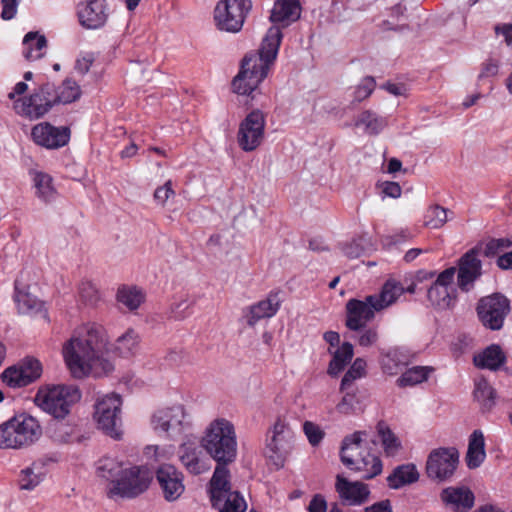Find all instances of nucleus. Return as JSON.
Returning <instances> with one entry per match:
<instances>
[{
	"label": "nucleus",
	"mask_w": 512,
	"mask_h": 512,
	"mask_svg": "<svg viewBox=\"0 0 512 512\" xmlns=\"http://www.w3.org/2000/svg\"><path fill=\"white\" fill-rule=\"evenodd\" d=\"M354 355L353 345L350 342H344L334 352L328 366V374L332 377L337 376L350 363Z\"/></svg>",
	"instance_id": "c9c22d12"
},
{
	"label": "nucleus",
	"mask_w": 512,
	"mask_h": 512,
	"mask_svg": "<svg viewBox=\"0 0 512 512\" xmlns=\"http://www.w3.org/2000/svg\"><path fill=\"white\" fill-rule=\"evenodd\" d=\"M81 95V90L76 81L66 79L57 88L54 86V97L56 103L68 104L76 101Z\"/></svg>",
	"instance_id": "37998d69"
},
{
	"label": "nucleus",
	"mask_w": 512,
	"mask_h": 512,
	"mask_svg": "<svg viewBox=\"0 0 512 512\" xmlns=\"http://www.w3.org/2000/svg\"><path fill=\"white\" fill-rule=\"evenodd\" d=\"M442 502L455 512H466L474 505V494L467 487H447L440 494Z\"/></svg>",
	"instance_id": "b1692460"
},
{
	"label": "nucleus",
	"mask_w": 512,
	"mask_h": 512,
	"mask_svg": "<svg viewBox=\"0 0 512 512\" xmlns=\"http://www.w3.org/2000/svg\"><path fill=\"white\" fill-rule=\"evenodd\" d=\"M335 490L344 504L358 506L365 503L369 496V486L360 481H349L342 475L336 476Z\"/></svg>",
	"instance_id": "4be33fe9"
},
{
	"label": "nucleus",
	"mask_w": 512,
	"mask_h": 512,
	"mask_svg": "<svg viewBox=\"0 0 512 512\" xmlns=\"http://www.w3.org/2000/svg\"><path fill=\"white\" fill-rule=\"evenodd\" d=\"M47 47V40L44 35L37 32H28L23 38V56L28 61L40 59Z\"/></svg>",
	"instance_id": "2f4dec72"
},
{
	"label": "nucleus",
	"mask_w": 512,
	"mask_h": 512,
	"mask_svg": "<svg viewBox=\"0 0 512 512\" xmlns=\"http://www.w3.org/2000/svg\"><path fill=\"white\" fill-rule=\"evenodd\" d=\"M14 301L21 313H31L41 308L42 302L28 291V287L15 281Z\"/></svg>",
	"instance_id": "f704fd0d"
},
{
	"label": "nucleus",
	"mask_w": 512,
	"mask_h": 512,
	"mask_svg": "<svg viewBox=\"0 0 512 512\" xmlns=\"http://www.w3.org/2000/svg\"><path fill=\"white\" fill-rule=\"evenodd\" d=\"M294 432L282 419H277L267 438L266 455L277 466L282 465L292 448Z\"/></svg>",
	"instance_id": "2eb2a0df"
},
{
	"label": "nucleus",
	"mask_w": 512,
	"mask_h": 512,
	"mask_svg": "<svg viewBox=\"0 0 512 512\" xmlns=\"http://www.w3.org/2000/svg\"><path fill=\"white\" fill-rule=\"evenodd\" d=\"M308 511L309 512H326L327 511V503L323 496L317 494L315 495L309 505H308Z\"/></svg>",
	"instance_id": "774afa93"
},
{
	"label": "nucleus",
	"mask_w": 512,
	"mask_h": 512,
	"mask_svg": "<svg viewBox=\"0 0 512 512\" xmlns=\"http://www.w3.org/2000/svg\"><path fill=\"white\" fill-rule=\"evenodd\" d=\"M94 61H95L94 53H92V52L84 53L83 55H81V57H79L76 60L75 70L79 74L84 75L89 71V69H90L91 65L94 63Z\"/></svg>",
	"instance_id": "bf43d9fd"
},
{
	"label": "nucleus",
	"mask_w": 512,
	"mask_h": 512,
	"mask_svg": "<svg viewBox=\"0 0 512 512\" xmlns=\"http://www.w3.org/2000/svg\"><path fill=\"white\" fill-rule=\"evenodd\" d=\"M13 419L24 448L30 447L40 439L42 435V428L35 417L26 413H21L15 415Z\"/></svg>",
	"instance_id": "a878e982"
},
{
	"label": "nucleus",
	"mask_w": 512,
	"mask_h": 512,
	"mask_svg": "<svg viewBox=\"0 0 512 512\" xmlns=\"http://www.w3.org/2000/svg\"><path fill=\"white\" fill-rule=\"evenodd\" d=\"M109 339L103 326L86 323L74 329L63 344L62 355L66 367L75 379L89 375L102 377L114 370L108 357Z\"/></svg>",
	"instance_id": "f257e3e1"
},
{
	"label": "nucleus",
	"mask_w": 512,
	"mask_h": 512,
	"mask_svg": "<svg viewBox=\"0 0 512 512\" xmlns=\"http://www.w3.org/2000/svg\"><path fill=\"white\" fill-rule=\"evenodd\" d=\"M509 311V300L499 293L481 298L477 305L480 322L490 330L501 329Z\"/></svg>",
	"instance_id": "f8f14e48"
},
{
	"label": "nucleus",
	"mask_w": 512,
	"mask_h": 512,
	"mask_svg": "<svg viewBox=\"0 0 512 512\" xmlns=\"http://www.w3.org/2000/svg\"><path fill=\"white\" fill-rule=\"evenodd\" d=\"M379 362L384 374L395 376L409 364L410 357L400 348H391L380 353Z\"/></svg>",
	"instance_id": "bb28decb"
},
{
	"label": "nucleus",
	"mask_w": 512,
	"mask_h": 512,
	"mask_svg": "<svg viewBox=\"0 0 512 512\" xmlns=\"http://www.w3.org/2000/svg\"><path fill=\"white\" fill-rule=\"evenodd\" d=\"M121 406V397L115 393L105 395L95 405L94 418L98 428L116 440L122 436Z\"/></svg>",
	"instance_id": "1a4fd4ad"
},
{
	"label": "nucleus",
	"mask_w": 512,
	"mask_h": 512,
	"mask_svg": "<svg viewBox=\"0 0 512 512\" xmlns=\"http://www.w3.org/2000/svg\"><path fill=\"white\" fill-rule=\"evenodd\" d=\"M117 301L130 311H134L144 302L142 290L134 286H121L117 291Z\"/></svg>",
	"instance_id": "a19ab883"
},
{
	"label": "nucleus",
	"mask_w": 512,
	"mask_h": 512,
	"mask_svg": "<svg viewBox=\"0 0 512 512\" xmlns=\"http://www.w3.org/2000/svg\"><path fill=\"white\" fill-rule=\"evenodd\" d=\"M376 441L366 431H356L344 437L340 459L348 469L363 473L362 478L370 480L382 473L381 459L371 452Z\"/></svg>",
	"instance_id": "20e7f679"
},
{
	"label": "nucleus",
	"mask_w": 512,
	"mask_h": 512,
	"mask_svg": "<svg viewBox=\"0 0 512 512\" xmlns=\"http://www.w3.org/2000/svg\"><path fill=\"white\" fill-rule=\"evenodd\" d=\"M44 463L35 461L30 466L21 470L19 475V487L21 490L31 491L44 479Z\"/></svg>",
	"instance_id": "c756f323"
},
{
	"label": "nucleus",
	"mask_w": 512,
	"mask_h": 512,
	"mask_svg": "<svg viewBox=\"0 0 512 512\" xmlns=\"http://www.w3.org/2000/svg\"><path fill=\"white\" fill-rule=\"evenodd\" d=\"M140 336L134 329H128L114 344L115 351L122 357H129L139 350Z\"/></svg>",
	"instance_id": "58836bf2"
},
{
	"label": "nucleus",
	"mask_w": 512,
	"mask_h": 512,
	"mask_svg": "<svg viewBox=\"0 0 512 512\" xmlns=\"http://www.w3.org/2000/svg\"><path fill=\"white\" fill-rule=\"evenodd\" d=\"M76 10L80 25L88 30L104 27L109 17L106 0H81Z\"/></svg>",
	"instance_id": "dca6fc26"
},
{
	"label": "nucleus",
	"mask_w": 512,
	"mask_h": 512,
	"mask_svg": "<svg viewBox=\"0 0 512 512\" xmlns=\"http://www.w3.org/2000/svg\"><path fill=\"white\" fill-rule=\"evenodd\" d=\"M251 8V0H220L214 9L216 27L229 33L239 32Z\"/></svg>",
	"instance_id": "9d476101"
},
{
	"label": "nucleus",
	"mask_w": 512,
	"mask_h": 512,
	"mask_svg": "<svg viewBox=\"0 0 512 512\" xmlns=\"http://www.w3.org/2000/svg\"><path fill=\"white\" fill-rule=\"evenodd\" d=\"M433 368L429 366H414L406 370L397 379V385L399 387L414 386L426 381Z\"/></svg>",
	"instance_id": "79ce46f5"
},
{
	"label": "nucleus",
	"mask_w": 512,
	"mask_h": 512,
	"mask_svg": "<svg viewBox=\"0 0 512 512\" xmlns=\"http://www.w3.org/2000/svg\"><path fill=\"white\" fill-rule=\"evenodd\" d=\"M376 298L370 295L363 300L350 299L346 303V319L345 325L350 329H360L367 325L375 317V312H379V308L375 304Z\"/></svg>",
	"instance_id": "f3484780"
},
{
	"label": "nucleus",
	"mask_w": 512,
	"mask_h": 512,
	"mask_svg": "<svg viewBox=\"0 0 512 512\" xmlns=\"http://www.w3.org/2000/svg\"><path fill=\"white\" fill-rule=\"evenodd\" d=\"M405 292V287L394 279L387 280L379 294L370 295L376 298L375 304L380 311L394 304L397 299Z\"/></svg>",
	"instance_id": "c85d7f7f"
},
{
	"label": "nucleus",
	"mask_w": 512,
	"mask_h": 512,
	"mask_svg": "<svg viewBox=\"0 0 512 512\" xmlns=\"http://www.w3.org/2000/svg\"><path fill=\"white\" fill-rule=\"evenodd\" d=\"M456 290H449L447 287L432 284L427 291V297L430 303L438 309H448L452 307L456 300Z\"/></svg>",
	"instance_id": "e433bc0d"
},
{
	"label": "nucleus",
	"mask_w": 512,
	"mask_h": 512,
	"mask_svg": "<svg viewBox=\"0 0 512 512\" xmlns=\"http://www.w3.org/2000/svg\"><path fill=\"white\" fill-rule=\"evenodd\" d=\"M151 425L155 432L175 438L191 430L192 417L178 404L157 410L151 417Z\"/></svg>",
	"instance_id": "6e6552de"
},
{
	"label": "nucleus",
	"mask_w": 512,
	"mask_h": 512,
	"mask_svg": "<svg viewBox=\"0 0 512 512\" xmlns=\"http://www.w3.org/2000/svg\"><path fill=\"white\" fill-rule=\"evenodd\" d=\"M459 463V453L455 448H438L430 452L426 473L429 478L438 481L450 479Z\"/></svg>",
	"instance_id": "4468645a"
},
{
	"label": "nucleus",
	"mask_w": 512,
	"mask_h": 512,
	"mask_svg": "<svg viewBox=\"0 0 512 512\" xmlns=\"http://www.w3.org/2000/svg\"><path fill=\"white\" fill-rule=\"evenodd\" d=\"M56 104L54 84L46 82L35 89L29 97L15 100L14 110L17 114L34 120L43 117Z\"/></svg>",
	"instance_id": "9b49d317"
},
{
	"label": "nucleus",
	"mask_w": 512,
	"mask_h": 512,
	"mask_svg": "<svg viewBox=\"0 0 512 512\" xmlns=\"http://www.w3.org/2000/svg\"><path fill=\"white\" fill-rule=\"evenodd\" d=\"M343 396L339 403L336 405V411L342 415H352L355 414L358 405L359 399L357 397V389L351 387L345 391H341Z\"/></svg>",
	"instance_id": "09e8293b"
},
{
	"label": "nucleus",
	"mask_w": 512,
	"mask_h": 512,
	"mask_svg": "<svg viewBox=\"0 0 512 512\" xmlns=\"http://www.w3.org/2000/svg\"><path fill=\"white\" fill-rule=\"evenodd\" d=\"M499 64L494 59H488L483 63L479 79L493 77L498 73Z\"/></svg>",
	"instance_id": "69168bd1"
},
{
	"label": "nucleus",
	"mask_w": 512,
	"mask_h": 512,
	"mask_svg": "<svg viewBox=\"0 0 512 512\" xmlns=\"http://www.w3.org/2000/svg\"><path fill=\"white\" fill-rule=\"evenodd\" d=\"M357 333L354 337L357 344L361 347L368 348L375 345L379 340V330L376 326L364 325L360 329H350Z\"/></svg>",
	"instance_id": "3c124183"
},
{
	"label": "nucleus",
	"mask_w": 512,
	"mask_h": 512,
	"mask_svg": "<svg viewBox=\"0 0 512 512\" xmlns=\"http://www.w3.org/2000/svg\"><path fill=\"white\" fill-rule=\"evenodd\" d=\"M511 242L505 238L492 239L486 244V255H496L503 249L509 247Z\"/></svg>",
	"instance_id": "e2e57ef3"
},
{
	"label": "nucleus",
	"mask_w": 512,
	"mask_h": 512,
	"mask_svg": "<svg viewBox=\"0 0 512 512\" xmlns=\"http://www.w3.org/2000/svg\"><path fill=\"white\" fill-rule=\"evenodd\" d=\"M81 299L89 305H94L99 300V292L91 282H82L79 288Z\"/></svg>",
	"instance_id": "6e6d98bb"
},
{
	"label": "nucleus",
	"mask_w": 512,
	"mask_h": 512,
	"mask_svg": "<svg viewBox=\"0 0 512 512\" xmlns=\"http://www.w3.org/2000/svg\"><path fill=\"white\" fill-rule=\"evenodd\" d=\"M455 273H456V268H454V267H450V268L444 270L443 272H441L438 275V277L435 280L434 284H436L438 286L447 287L451 291L455 290L452 287Z\"/></svg>",
	"instance_id": "680f3d73"
},
{
	"label": "nucleus",
	"mask_w": 512,
	"mask_h": 512,
	"mask_svg": "<svg viewBox=\"0 0 512 512\" xmlns=\"http://www.w3.org/2000/svg\"><path fill=\"white\" fill-rule=\"evenodd\" d=\"M506 361V356L501 347L492 344L482 352L474 355L473 362L476 367L481 369L498 370Z\"/></svg>",
	"instance_id": "cd10ccee"
},
{
	"label": "nucleus",
	"mask_w": 512,
	"mask_h": 512,
	"mask_svg": "<svg viewBox=\"0 0 512 512\" xmlns=\"http://www.w3.org/2000/svg\"><path fill=\"white\" fill-rule=\"evenodd\" d=\"M196 298L185 295L179 299H175L170 305L169 317L174 320H183L193 313V306Z\"/></svg>",
	"instance_id": "c03bdc74"
},
{
	"label": "nucleus",
	"mask_w": 512,
	"mask_h": 512,
	"mask_svg": "<svg viewBox=\"0 0 512 512\" xmlns=\"http://www.w3.org/2000/svg\"><path fill=\"white\" fill-rule=\"evenodd\" d=\"M342 252L346 257L355 259L359 258L363 254L364 249L357 241H352L351 243L343 246Z\"/></svg>",
	"instance_id": "338daca9"
},
{
	"label": "nucleus",
	"mask_w": 512,
	"mask_h": 512,
	"mask_svg": "<svg viewBox=\"0 0 512 512\" xmlns=\"http://www.w3.org/2000/svg\"><path fill=\"white\" fill-rule=\"evenodd\" d=\"M24 372L21 371L19 366H13L5 369L2 372L1 378L2 381L12 388L24 387L27 386Z\"/></svg>",
	"instance_id": "603ef678"
},
{
	"label": "nucleus",
	"mask_w": 512,
	"mask_h": 512,
	"mask_svg": "<svg viewBox=\"0 0 512 512\" xmlns=\"http://www.w3.org/2000/svg\"><path fill=\"white\" fill-rule=\"evenodd\" d=\"M303 430L312 446H317L324 438L323 430L313 422L306 421L303 424Z\"/></svg>",
	"instance_id": "4d7b16f0"
},
{
	"label": "nucleus",
	"mask_w": 512,
	"mask_h": 512,
	"mask_svg": "<svg viewBox=\"0 0 512 512\" xmlns=\"http://www.w3.org/2000/svg\"><path fill=\"white\" fill-rule=\"evenodd\" d=\"M366 368V360L360 357L356 358L341 380L340 391H345L353 387L355 380L365 377Z\"/></svg>",
	"instance_id": "a18cd8bd"
},
{
	"label": "nucleus",
	"mask_w": 512,
	"mask_h": 512,
	"mask_svg": "<svg viewBox=\"0 0 512 512\" xmlns=\"http://www.w3.org/2000/svg\"><path fill=\"white\" fill-rule=\"evenodd\" d=\"M481 275V261L475 251L464 254L459 261L458 286L463 291H469L474 281Z\"/></svg>",
	"instance_id": "393cba45"
},
{
	"label": "nucleus",
	"mask_w": 512,
	"mask_h": 512,
	"mask_svg": "<svg viewBox=\"0 0 512 512\" xmlns=\"http://www.w3.org/2000/svg\"><path fill=\"white\" fill-rule=\"evenodd\" d=\"M448 210L440 205H432L424 214V225L431 229H439L448 221Z\"/></svg>",
	"instance_id": "de8ad7c7"
},
{
	"label": "nucleus",
	"mask_w": 512,
	"mask_h": 512,
	"mask_svg": "<svg viewBox=\"0 0 512 512\" xmlns=\"http://www.w3.org/2000/svg\"><path fill=\"white\" fill-rule=\"evenodd\" d=\"M201 444L184 442L179 446L178 457L181 464L192 475H200L210 469L209 459L203 454Z\"/></svg>",
	"instance_id": "412c9836"
},
{
	"label": "nucleus",
	"mask_w": 512,
	"mask_h": 512,
	"mask_svg": "<svg viewBox=\"0 0 512 512\" xmlns=\"http://www.w3.org/2000/svg\"><path fill=\"white\" fill-rule=\"evenodd\" d=\"M33 181L38 198L44 202H50L54 199L56 191L52 185V177L50 175L43 172H37Z\"/></svg>",
	"instance_id": "49530a36"
},
{
	"label": "nucleus",
	"mask_w": 512,
	"mask_h": 512,
	"mask_svg": "<svg viewBox=\"0 0 512 512\" xmlns=\"http://www.w3.org/2000/svg\"><path fill=\"white\" fill-rule=\"evenodd\" d=\"M484 436L480 430H475L469 439L466 463L470 469L479 467L485 459Z\"/></svg>",
	"instance_id": "473e14b6"
},
{
	"label": "nucleus",
	"mask_w": 512,
	"mask_h": 512,
	"mask_svg": "<svg viewBox=\"0 0 512 512\" xmlns=\"http://www.w3.org/2000/svg\"><path fill=\"white\" fill-rule=\"evenodd\" d=\"M279 294V291H270L266 298L248 306L243 311L249 327H254L259 321L272 318L277 314L282 302Z\"/></svg>",
	"instance_id": "aec40b11"
},
{
	"label": "nucleus",
	"mask_w": 512,
	"mask_h": 512,
	"mask_svg": "<svg viewBox=\"0 0 512 512\" xmlns=\"http://www.w3.org/2000/svg\"><path fill=\"white\" fill-rule=\"evenodd\" d=\"M377 432L380 441L387 457L396 456L402 449L400 439L392 432V430L384 423L379 422L377 425Z\"/></svg>",
	"instance_id": "ea45409f"
},
{
	"label": "nucleus",
	"mask_w": 512,
	"mask_h": 512,
	"mask_svg": "<svg viewBox=\"0 0 512 512\" xmlns=\"http://www.w3.org/2000/svg\"><path fill=\"white\" fill-rule=\"evenodd\" d=\"M21 0H1L2 12L1 18L3 20H11L17 13V8Z\"/></svg>",
	"instance_id": "0e129e2a"
},
{
	"label": "nucleus",
	"mask_w": 512,
	"mask_h": 512,
	"mask_svg": "<svg viewBox=\"0 0 512 512\" xmlns=\"http://www.w3.org/2000/svg\"><path fill=\"white\" fill-rule=\"evenodd\" d=\"M98 477L110 482L107 496L132 499L144 493L153 479L154 473L145 465L124 467L112 457H103L96 463Z\"/></svg>",
	"instance_id": "7ed1b4c3"
},
{
	"label": "nucleus",
	"mask_w": 512,
	"mask_h": 512,
	"mask_svg": "<svg viewBox=\"0 0 512 512\" xmlns=\"http://www.w3.org/2000/svg\"><path fill=\"white\" fill-rule=\"evenodd\" d=\"M208 492L211 506L217 512H245L247 509L241 493L231 489L230 474L220 468L214 470Z\"/></svg>",
	"instance_id": "0eeeda50"
},
{
	"label": "nucleus",
	"mask_w": 512,
	"mask_h": 512,
	"mask_svg": "<svg viewBox=\"0 0 512 512\" xmlns=\"http://www.w3.org/2000/svg\"><path fill=\"white\" fill-rule=\"evenodd\" d=\"M474 395L485 410H490L495 404V390L485 379L476 383Z\"/></svg>",
	"instance_id": "8fccbe9b"
},
{
	"label": "nucleus",
	"mask_w": 512,
	"mask_h": 512,
	"mask_svg": "<svg viewBox=\"0 0 512 512\" xmlns=\"http://www.w3.org/2000/svg\"><path fill=\"white\" fill-rule=\"evenodd\" d=\"M301 7L298 0H276L269 17L274 24L272 27L281 28L289 26L300 18Z\"/></svg>",
	"instance_id": "5701e85b"
},
{
	"label": "nucleus",
	"mask_w": 512,
	"mask_h": 512,
	"mask_svg": "<svg viewBox=\"0 0 512 512\" xmlns=\"http://www.w3.org/2000/svg\"><path fill=\"white\" fill-rule=\"evenodd\" d=\"M419 479V473L414 464H403L396 467L387 477L388 486L392 489L412 484Z\"/></svg>",
	"instance_id": "7c9ffc66"
},
{
	"label": "nucleus",
	"mask_w": 512,
	"mask_h": 512,
	"mask_svg": "<svg viewBox=\"0 0 512 512\" xmlns=\"http://www.w3.org/2000/svg\"><path fill=\"white\" fill-rule=\"evenodd\" d=\"M174 194L175 192L172 189V182L171 180H168L163 186L158 187L155 190L154 199L161 205H164L171 196H174Z\"/></svg>",
	"instance_id": "052dcab7"
},
{
	"label": "nucleus",
	"mask_w": 512,
	"mask_h": 512,
	"mask_svg": "<svg viewBox=\"0 0 512 512\" xmlns=\"http://www.w3.org/2000/svg\"><path fill=\"white\" fill-rule=\"evenodd\" d=\"M375 87L376 82L373 77L363 78L354 90V101L359 103L367 99L373 93Z\"/></svg>",
	"instance_id": "5fc2aeb1"
},
{
	"label": "nucleus",
	"mask_w": 512,
	"mask_h": 512,
	"mask_svg": "<svg viewBox=\"0 0 512 512\" xmlns=\"http://www.w3.org/2000/svg\"><path fill=\"white\" fill-rule=\"evenodd\" d=\"M265 116L256 109L250 112L240 123L237 133L239 147L245 152L257 149L264 138Z\"/></svg>",
	"instance_id": "ddd939ff"
},
{
	"label": "nucleus",
	"mask_w": 512,
	"mask_h": 512,
	"mask_svg": "<svg viewBox=\"0 0 512 512\" xmlns=\"http://www.w3.org/2000/svg\"><path fill=\"white\" fill-rule=\"evenodd\" d=\"M48 433L54 441L59 443L68 442L70 438V433L67 431V426L60 422H54L50 424Z\"/></svg>",
	"instance_id": "13d9d810"
},
{
	"label": "nucleus",
	"mask_w": 512,
	"mask_h": 512,
	"mask_svg": "<svg viewBox=\"0 0 512 512\" xmlns=\"http://www.w3.org/2000/svg\"><path fill=\"white\" fill-rule=\"evenodd\" d=\"M201 447L216 461L215 469H222L230 474L228 465L237 456V437L234 425L225 418L213 420L201 438Z\"/></svg>",
	"instance_id": "39448f33"
},
{
	"label": "nucleus",
	"mask_w": 512,
	"mask_h": 512,
	"mask_svg": "<svg viewBox=\"0 0 512 512\" xmlns=\"http://www.w3.org/2000/svg\"><path fill=\"white\" fill-rule=\"evenodd\" d=\"M81 399V391L76 385H53L38 391L35 401L39 407L55 419H64L74 404Z\"/></svg>",
	"instance_id": "423d86ee"
},
{
	"label": "nucleus",
	"mask_w": 512,
	"mask_h": 512,
	"mask_svg": "<svg viewBox=\"0 0 512 512\" xmlns=\"http://www.w3.org/2000/svg\"><path fill=\"white\" fill-rule=\"evenodd\" d=\"M0 448L1 449H22L21 442L15 421L12 418L0 424Z\"/></svg>",
	"instance_id": "4c0bfd02"
},
{
	"label": "nucleus",
	"mask_w": 512,
	"mask_h": 512,
	"mask_svg": "<svg viewBox=\"0 0 512 512\" xmlns=\"http://www.w3.org/2000/svg\"><path fill=\"white\" fill-rule=\"evenodd\" d=\"M155 474L166 501H175L183 494L185 490L184 476L175 466L162 464Z\"/></svg>",
	"instance_id": "6ab92c4d"
},
{
	"label": "nucleus",
	"mask_w": 512,
	"mask_h": 512,
	"mask_svg": "<svg viewBox=\"0 0 512 512\" xmlns=\"http://www.w3.org/2000/svg\"><path fill=\"white\" fill-rule=\"evenodd\" d=\"M282 38V31L278 27L268 29L258 52L244 57L241 70L232 82L234 92L250 95L268 76L277 58Z\"/></svg>",
	"instance_id": "f03ea898"
},
{
	"label": "nucleus",
	"mask_w": 512,
	"mask_h": 512,
	"mask_svg": "<svg viewBox=\"0 0 512 512\" xmlns=\"http://www.w3.org/2000/svg\"><path fill=\"white\" fill-rule=\"evenodd\" d=\"M21 371H23L26 382L31 384L36 379H38L41 376L42 372V366L41 363L34 358H26L23 360V362L19 365Z\"/></svg>",
	"instance_id": "864d4df0"
},
{
	"label": "nucleus",
	"mask_w": 512,
	"mask_h": 512,
	"mask_svg": "<svg viewBox=\"0 0 512 512\" xmlns=\"http://www.w3.org/2000/svg\"><path fill=\"white\" fill-rule=\"evenodd\" d=\"M31 137L35 144L41 147L58 149L69 142L70 129L68 127H56L48 122H42L32 128Z\"/></svg>",
	"instance_id": "a211bd4d"
},
{
	"label": "nucleus",
	"mask_w": 512,
	"mask_h": 512,
	"mask_svg": "<svg viewBox=\"0 0 512 512\" xmlns=\"http://www.w3.org/2000/svg\"><path fill=\"white\" fill-rule=\"evenodd\" d=\"M388 125L386 117L378 115L372 110L362 111L355 120L356 127H363L369 135H377Z\"/></svg>",
	"instance_id": "72a5a7b5"
}]
</instances>
